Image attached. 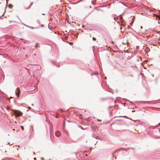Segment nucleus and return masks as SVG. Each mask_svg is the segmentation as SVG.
<instances>
[{"instance_id": "f03ea898", "label": "nucleus", "mask_w": 160, "mask_h": 160, "mask_svg": "<svg viewBox=\"0 0 160 160\" xmlns=\"http://www.w3.org/2000/svg\"><path fill=\"white\" fill-rule=\"evenodd\" d=\"M16 92V95H17V96L18 97H19V94L20 93V90L19 89L17 88V91Z\"/></svg>"}, {"instance_id": "1a4fd4ad", "label": "nucleus", "mask_w": 160, "mask_h": 160, "mask_svg": "<svg viewBox=\"0 0 160 160\" xmlns=\"http://www.w3.org/2000/svg\"><path fill=\"white\" fill-rule=\"evenodd\" d=\"M38 47V45L37 44L35 46V47L36 48H37V47Z\"/></svg>"}, {"instance_id": "6ab92c4d", "label": "nucleus", "mask_w": 160, "mask_h": 160, "mask_svg": "<svg viewBox=\"0 0 160 160\" xmlns=\"http://www.w3.org/2000/svg\"><path fill=\"white\" fill-rule=\"evenodd\" d=\"M2 16H0V18H1Z\"/></svg>"}, {"instance_id": "0eeeda50", "label": "nucleus", "mask_w": 160, "mask_h": 160, "mask_svg": "<svg viewBox=\"0 0 160 160\" xmlns=\"http://www.w3.org/2000/svg\"><path fill=\"white\" fill-rule=\"evenodd\" d=\"M92 39L93 40H95L96 39V38L94 37H93Z\"/></svg>"}, {"instance_id": "dca6fc26", "label": "nucleus", "mask_w": 160, "mask_h": 160, "mask_svg": "<svg viewBox=\"0 0 160 160\" xmlns=\"http://www.w3.org/2000/svg\"><path fill=\"white\" fill-rule=\"evenodd\" d=\"M43 159V158H42V159Z\"/></svg>"}, {"instance_id": "423d86ee", "label": "nucleus", "mask_w": 160, "mask_h": 160, "mask_svg": "<svg viewBox=\"0 0 160 160\" xmlns=\"http://www.w3.org/2000/svg\"><path fill=\"white\" fill-rule=\"evenodd\" d=\"M69 43V44L71 45H72L73 44V43L72 42H70Z\"/></svg>"}, {"instance_id": "39448f33", "label": "nucleus", "mask_w": 160, "mask_h": 160, "mask_svg": "<svg viewBox=\"0 0 160 160\" xmlns=\"http://www.w3.org/2000/svg\"><path fill=\"white\" fill-rule=\"evenodd\" d=\"M30 28L31 29H36V28H36V27H30Z\"/></svg>"}, {"instance_id": "9b49d317", "label": "nucleus", "mask_w": 160, "mask_h": 160, "mask_svg": "<svg viewBox=\"0 0 160 160\" xmlns=\"http://www.w3.org/2000/svg\"><path fill=\"white\" fill-rule=\"evenodd\" d=\"M21 128L22 130H23V129H24V128H23V127H22V126H21Z\"/></svg>"}, {"instance_id": "f8f14e48", "label": "nucleus", "mask_w": 160, "mask_h": 160, "mask_svg": "<svg viewBox=\"0 0 160 160\" xmlns=\"http://www.w3.org/2000/svg\"><path fill=\"white\" fill-rule=\"evenodd\" d=\"M26 27H28V28H30V27L27 25V26H26Z\"/></svg>"}, {"instance_id": "20e7f679", "label": "nucleus", "mask_w": 160, "mask_h": 160, "mask_svg": "<svg viewBox=\"0 0 160 160\" xmlns=\"http://www.w3.org/2000/svg\"><path fill=\"white\" fill-rule=\"evenodd\" d=\"M13 7V6L12 4H10L8 5V7L10 8H12Z\"/></svg>"}, {"instance_id": "a211bd4d", "label": "nucleus", "mask_w": 160, "mask_h": 160, "mask_svg": "<svg viewBox=\"0 0 160 160\" xmlns=\"http://www.w3.org/2000/svg\"><path fill=\"white\" fill-rule=\"evenodd\" d=\"M141 28H142V26H141Z\"/></svg>"}, {"instance_id": "9d476101", "label": "nucleus", "mask_w": 160, "mask_h": 160, "mask_svg": "<svg viewBox=\"0 0 160 160\" xmlns=\"http://www.w3.org/2000/svg\"><path fill=\"white\" fill-rule=\"evenodd\" d=\"M28 108L29 109H31V108L30 107H28Z\"/></svg>"}, {"instance_id": "f257e3e1", "label": "nucleus", "mask_w": 160, "mask_h": 160, "mask_svg": "<svg viewBox=\"0 0 160 160\" xmlns=\"http://www.w3.org/2000/svg\"><path fill=\"white\" fill-rule=\"evenodd\" d=\"M13 112L16 116L17 117L21 116L22 114V113L19 111L15 110Z\"/></svg>"}, {"instance_id": "4468645a", "label": "nucleus", "mask_w": 160, "mask_h": 160, "mask_svg": "<svg viewBox=\"0 0 160 160\" xmlns=\"http://www.w3.org/2000/svg\"><path fill=\"white\" fill-rule=\"evenodd\" d=\"M5 12V11L4 12V13H3V14L2 15V16H3L4 14V13Z\"/></svg>"}, {"instance_id": "6e6552de", "label": "nucleus", "mask_w": 160, "mask_h": 160, "mask_svg": "<svg viewBox=\"0 0 160 160\" xmlns=\"http://www.w3.org/2000/svg\"><path fill=\"white\" fill-rule=\"evenodd\" d=\"M97 120L98 121L100 122L101 121V120L99 119H98Z\"/></svg>"}, {"instance_id": "ddd939ff", "label": "nucleus", "mask_w": 160, "mask_h": 160, "mask_svg": "<svg viewBox=\"0 0 160 160\" xmlns=\"http://www.w3.org/2000/svg\"><path fill=\"white\" fill-rule=\"evenodd\" d=\"M23 25H24L26 27V26H27V25H25V24H23Z\"/></svg>"}, {"instance_id": "7ed1b4c3", "label": "nucleus", "mask_w": 160, "mask_h": 160, "mask_svg": "<svg viewBox=\"0 0 160 160\" xmlns=\"http://www.w3.org/2000/svg\"><path fill=\"white\" fill-rule=\"evenodd\" d=\"M61 133L59 131H57L55 132V135L57 137H59L60 136Z\"/></svg>"}, {"instance_id": "2eb2a0df", "label": "nucleus", "mask_w": 160, "mask_h": 160, "mask_svg": "<svg viewBox=\"0 0 160 160\" xmlns=\"http://www.w3.org/2000/svg\"><path fill=\"white\" fill-rule=\"evenodd\" d=\"M32 106H33V105H33V104H32Z\"/></svg>"}, {"instance_id": "f3484780", "label": "nucleus", "mask_w": 160, "mask_h": 160, "mask_svg": "<svg viewBox=\"0 0 160 160\" xmlns=\"http://www.w3.org/2000/svg\"><path fill=\"white\" fill-rule=\"evenodd\" d=\"M123 117H126V116H123Z\"/></svg>"}]
</instances>
